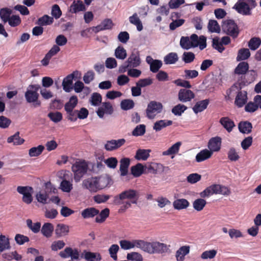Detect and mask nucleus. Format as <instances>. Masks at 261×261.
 <instances>
[{
  "label": "nucleus",
  "mask_w": 261,
  "mask_h": 261,
  "mask_svg": "<svg viewBox=\"0 0 261 261\" xmlns=\"http://www.w3.org/2000/svg\"><path fill=\"white\" fill-rule=\"evenodd\" d=\"M139 197V192L133 189H128L121 192L114 197V202L117 205H122L120 210L125 211L137 204Z\"/></svg>",
  "instance_id": "1"
},
{
  "label": "nucleus",
  "mask_w": 261,
  "mask_h": 261,
  "mask_svg": "<svg viewBox=\"0 0 261 261\" xmlns=\"http://www.w3.org/2000/svg\"><path fill=\"white\" fill-rule=\"evenodd\" d=\"M111 178L107 175L91 177L82 181V187L91 192H96L110 184Z\"/></svg>",
  "instance_id": "2"
},
{
  "label": "nucleus",
  "mask_w": 261,
  "mask_h": 261,
  "mask_svg": "<svg viewBox=\"0 0 261 261\" xmlns=\"http://www.w3.org/2000/svg\"><path fill=\"white\" fill-rule=\"evenodd\" d=\"M257 1L238 0L232 9L242 15H250L251 14V10L257 6Z\"/></svg>",
  "instance_id": "3"
},
{
  "label": "nucleus",
  "mask_w": 261,
  "mask_h": 261,
  "mask_svg": "<svg viewBox=\"0 0 261 261\" xmlns=\"http://www.w3.org/2000/svg\"><path fill=\"white\" fill-rule=\"evenodd\" d=\"M88 162L82 159L77 160L72 165L71 170L73 173V179L75 182L80 181L88 170Z\"/></svg>",
  "instance_id": "4"
},
{
  "label": "nucleus",
  "mask_w": 261,
  "mask_h": 261,
  "mask_svg": "<svg viewBox=\"0 0 261 261\" xmlns=\"http://www.w3.org/2000/svg\"><path fill=\"white\" fill-rule=\"evenodd\" d=\"M141 63L140 54L138 51H133L126 61L119 67V72L124 73L129 68H137Z\"/></svg>",
  "instance_id": "5"
},
{
  "label": "nucleus",
  "mask_w": 261,
  "mask_h": 261,
  "mask_svg": "<svg viewBox=\"0 0 261 261\" xmlns=\"http://www.w3.org/2000/svg\"><path fill=\"white\" fill-rule=\"evenodd\" d=\"M40 88L38 85H30L25 93L26 100L29 103H33L34 107L40 106L41 102L38 101L39 94L38 91Z\"/></svg>",
  "instance_id": "6"
},
{
  "label": "nucleus",
  "mask_w": 261,
  "mask_h": 261,
  "mask_svg": "<svg viewBox=\"0 0 261 261\" xmlns=\"http://www.w3.org/2000/svg\"><path fill=\"white\" fill-rule=\"evenodd\" d=\"M163 108V105L161 102L151 101L148 104L146 110V117L149 119H154L156 115L161 113Z\"/></svg>",
  "instance_id": "7"
},
{
  "label": "nucleus",
  "mask_w": 261,
  "mask_h": 261,
  "mask_svg": "<svg viewBox=\"0 0 261 261\" xmlns=\"http://www.w3.org/2000/svg\"><path fill=\"white\" fill-rule=\"evenodd\" d=\"M223 31L228 35L236 38L239 34V29L237 24L232 20H225L222 25Z\"/></svg>",
  "instance_id": "8"
},
{
  "label": "nucleus",
  "mask_w": 261,
  "mask_h": 261,
  "mask_svg": "<svg viewBox=\"0 0 261 261\" xmlns=\"http://www.w3.org/2000/svg\"><path fill=\"white\" fill-rule=\"evenodd\" d=\"M167 250L166 244L155 241L148 242L146 252L149 254L162 253L166 252Z\"/></svg>",
  "instance_id": "9"
},
{
  "label": "nucleus",
  "mask_w": 261,
  "mask_h": 261,
  "mask_svg": "<svg viewBox=\"0 0 261 261\" xmlns=\"http://www.w3.org/2000/svg\"><path fill=\"white\" fill-rule=\"evenodd\" d=\"M33 188L29 186H18L17 191L23 195L22 201L27 203L30 204L33 201Z\"/></svg>",
  "instance_id": "10"
},
{
  "label": "nucleus",
  "mask_w": 261,
  "mask_h": 261,
  "mask_svg": "<svg viewBox=\"0 0 261 261\" xmlns=\"http://www.w3.org/2000/svg\"><path fill=\"white\" fill-rule=\"evenodd\" d=\"M126 140L123 138L108 140L105 144L104 148L108 151H114L123 146Z\"/></svg>",
  "instance_id": "11"
},
{
  "label": "nucleus",
  "mask_w": 261,
  "mask_h": 261,
  "mask_svg": "<svg viewBox=\"0 0 261 261\" xmlns=\"http://www.w3.org/2000/svg\"><path fill=\"white\" fill-rule=\"evenodd\" d=\"M191 45L192 48L199 46L200 50H203L206 47V38L203 35L199 37L195 34L190 36Z\"/></svg>",
  "instance_id": "12"
},
{
  "label": "nucleus",
  "mask_w": 261,
  "mask_h": 261,
  "mask_svg": "<svg viewBox=\"0 0 261 261\" xmlns=\"http://www.w3.org/2000/svg\"><path fill=\"white\" fill-rule=\"evenodd\" d=\"M60 256L62 258L70 257L72 260H77L79 258L80 254L77 249H73L71 247H66L63 251L59 253Z\"/></svg>",
  "instance_id": "13"
},
{
  "label": "nucleus",
  "mask_w": 261,
  "mask_h": 261,
  "mask_svg": "<svg viewBox=\"0 0 261 261\" xmlns=\"http://www.w3.org/2000/svg\"><path fill=\"white\" fill-rule=\"evenodd\" d=\"M194 97V93L189 89H181L178 93V100L182 102L190 101Z\"/></svg>",
  "instance_id": "14"
},
{
  "label": "nucleus",
  "mask_w": 261,
  "mask_h": 261,
  "mask_svg": "<svg viewBox=\"0 0 261 261\" xmlns=\"http://www.w3.org/2000/svg\"><path fill=\"white\" fill-rule=\"evenodd\" d=\"M113 112V109L112 105L109 102L102 103L101 106L98 108L96 111L98 116L102 118L105 113L111 115Z\"/></svg>",
  "instance_id": "15"
},
{
  "label": "nucleus",
  "mask_w": 261,
  "mask_h": 261,
  "mask_svg": "<svg viewBox=\"0 0 261 261\" xmlns=\"http://www.w3.org/2000/svg\"><path fill=\"white\" fill-rule=\"evenodd\" d=\"M221 145V138L219 137L212 138L208 141L207 147L210 151L213 153L220 150Z\"/></svg>",
  "instance_id": "16"
},
{
  "label": "nucleus",
  "mask_w": 261,
  "mask_h": 261,
  "mask_svg": "<svg viewBox=\"0 0 261 261\" xmlns=\"http://www.w3.org/2000/svg\"><path fill=\"white\" fill-rule=\"evenodd\" d=\"M69 173L64 174L63 179L60 185V189L64 192L69 193L73 189L72 180L69 181L67 180Z\"/></svg>",
  "instance_id": "17"
},
{
  "label": "nucleus",
  "mask_w": 261,
  "mask_h": 261,
  "mask_svg": "<svg viewBox=\"0 0 261 261\" xmlns=\"http://www.w3.org/2000/svg\"><path fill=\"white\" fill-rule=\"evenodd\" d=\"M220 185H213L200 193L202 198L208 197L213 194H219Z\"/></svg>",
  "instance_id": "18"
},
{
  "label": "nucleus",
  "mask_w": 261,
  "mask_h": 261,
  "mask_svg": "<svg viewBox=\"0 0 261 261\" xmlns=\"http://www.w3.org/2000/svg\"><path fill=\"white\" fill-rule=\"evenodd\" d=\"M146 62L150 65V70L153 73L157 72L163 64L161 60H153L151 56H147Z\"/></svg>",
  "instance_id": "19"
},
{
  "label": "nucleus",
  "mask_w": 261,
  "mask_h": 261,
  "mask_svg": "<svg viewBox=\"0 0 261 261\" xmlns=\"http://www.w3.org/2000/svg\"><path fill=\"white\" fill-rule=\"evenodd\" d=\"M250 74L251 77L248 81L245 80V76H244V77L242 76L241 79L239 80L238 82L234 85V86L239 89H241L246 85H247L248 84L253 82L256 76L255 71L254 70H250Z\"/></svg>",
  "instance_id": "20"
},
{
  "label": "nucleus",
  "mask_w": 261,
  "mask_h": 261,
  "mask_svg": "<svg viewBox=\"0 0 261 261\" xmlns=\"http://www.w3.org/2000/svg\"><path fill=\"white\" fill-rule=\"evenodd\" d=\"M113 25V22L110 19H106L100 24L95 27H93L92 31L95 33H97L101 31L111 29Z\"/></svg>",
  "instance_id": "21"
},
{
  "label": "nucleus",
  "mask_w": 261,
  "mask_h": 261,
  "mask_svg": "<svg viewBox=\"0 0 261 261\" xmlns=\"http://www.w3.org/2000/svg\"><path fill=\"white\" fill-rule=\"evenodd\" d=\"M69 232V226L62 223L57 224L55 230V232L57 238L66 236L68 235Z\"/></svg>",
  "instance_id": "22"
},
{
  "label": "nucleus",
  "mask_w": 261,
  "mask_h": 261,
  "mask_svg": "<svg viewBox=\"0 0 261 261\" xmlns=\"http://www.w3.org/2000/svg\"><path fill=\"white\" fill-rule=\"evenodd\" d=\"M163 166L162 164L156 163L147 164L145 166V170L147 173L155 174L162 170Z\"/></svg>",
  "instance_id": "23"
},
{
  "label": "nucleus",
  "mask_w": 261,
  "mask_h": 261,
  "mask_svg": "<svg viewBox=\"0 0 261 261\" xmlns=\"http://www.w3.org/2000/svg\"><path fill=\"white\" fill-rule=\"evenodd\" d=\"M130 165V160L127 158H124L120 161V175L124 176L127 175L128 173V168Z\"/></svg>",
  "instance_id": "24"
},
{
  "label": "nucleus",
  "mask_w": 261,
  "mask_h": 261,
  "mask_svg": "<svg viewBox=\"0 0 261 261\" xmlns=\"http://www.w3.org/2000/svg\"><path fill=\"white\" fill-rule=\"evenodd\" d=\"M247 100V92L243 91L239 92L235 99V104L239 108L242 107Z\"/></svg>",
  "instance_id": "25"
},
{
  "label": "nucleus",
  "mask_w": 261,
  "mask_h": 261,
  "mask_svg": "<svg viewBox=\"0 0 261 261\" xmlns=\"http://www.w3.org/2000/svg\"><path fill=\"white\" fill-rule=\"evenodd\" d=\"M190 252V246H183L180 247L176 252V258L177 261H183L185 257Z\"/></svg>",
  "instance_id": "26"
},
{
  "label": "nucleus",
  "mask_w": 261,
  "mask_h": 261,
  "mask_svg": "<svg viewBox=\"0 0 261 261\" xmlns=\"http://www.w3.org/2000/svg\"><path fill=\"white\" fill-rule=\"evenodd\" d=\"M213 153L208 149H205L201 150L196 156V161L200 163L210 158Z\"/></svg>",
  "instance_id": "27"
},
{
  "label": "nucleus",
  "mask_w": 261,
  "mask_h": 261,
  "mask_svg": "<svg viewBox=\"0 0 261 261\" xmlns=\"http://www.w3.org/2000/svg\"><path fill=\"white\" fill-rule=\"evenodd\" d=\"M209 103L208 99H204L197 102L193 107V110L195 114H197L206 109Z\"/></svg>",
  "instance_id": "28"
},
{
  "label": "nucleus",
  "mask_w": 261,
  "mask_h": 261,
  "mask_svg": "<svg viewBox=\"0 0 261 261\" xmlns=\"http://www.w3.org/2000/svg\"><path fill=\"white\" fill-rule=\"evenodd\" d=\"M99 214V211L94 207H89L84 210L81 215L84 219L93 218Z\"/></svg>",
  "instance_id": "29"
},
{
  "label": "nucleus",
  "mask_w": 261,
  "mask_h": 261,
  "mask_svg": "<svg viewBox=\"0 0 261 261\" xmlns=\"http://www.w3.org/2000/svg\"><path fill=\"white\" fill-rule=\"evenodd\" d=\"M172 124L171 120H160L156 121L153 126V129L156 132L160 131L163 128L170 126Z\"/></svg>",
  "instance_id": "30"
},
{
  "label": "nucleus",
  "mask_w": 261,
  "mask_h": 261,
  "mask_svg": "<svg viewBox=\"0 0 261 261\" xmlns=\"http://www.w3.org/2000/svg\"><path fill=\"white\" fill-rule=\"evenodd\" d=\"M73 79L69 75H67L63 80V89L66 92H70L73 89Z\"/></svg>",
  "instance_id": "31"
},
{
  "label": "nucleus",
  "mask_w": 261,
  "mask_h": 261,
  "mask_svg": "<svg viewBox=\"0 0 261 261\" xmlns=\"http://www.w3.org/2000/svg\"><path fill=\"white\" fill-rule=\"evenodd\" d=\"M150 152V149H139L137 150L135 158L139 161H146L149 158Z\"/></svg>",
  "instance_id": "32"
},
{
  "label": "nucleus",
  "mask_w": 261,
  "mask_h": 261,
  "mask_svg": "<svg viewBox=\"0 0 261 261\" xmlns=\"http://www.w3.org/2000/svg\"><path fill=\"white\" fill-rule=\"evenodd\" d=\"M85 10V6L81 1H74L70 7V12L76 13Z\"/></svg>",
  "instance_id": "33"
},
{
  "label": "nucleus",
  "mask_w": 261,
  "mask_h": 261,
  "mask_svg": "<svg viewBox=\"0 0 261 261\" xmlns=\"http://www.w3.org/2000/svg\"><path fill=\"white\" fill-rule=\"evenodd\" d=\"M220 123L228 132H230L235 126L233 121L227 117L221 118Z\"/></svg>",
  "instance_id": "34"
},
{
  "label": "nucleus",
  "mask_w": 261,
  "mask_h": 261,
  "mask_svg": "<svg viewBox=\"0 0 261 261\" xmlns=\"http://www.w3.org/2000/svg\"><path fill=\"white\" fill-rule=\"evenodd\" d=\"M54 229V227L51 223H45L43 225L41 231L44 236L49 238L51 236Z\"/></svg>",
  "instance_id": "35"
},
{
  "label": "nucleus",
  "mask_w": 261,
  "mask_h": 261,
  "mask_svg": "<svg viewBox=\"0 0 261 261\" xmlns=\"http://www.w3.org/2000/svg\"><path fill=\"white\" fill-rule=\"evenodd\" d=\"M173 205L175 209L180 210L187 208L189 202L185 199H178L173 202Z\"/></svg>",
  "instance_id": "36"
},
{
  "label": "nucleus",
  "mask_w": 261,
  "mask_h": 261,
  "mask_svg": "<svg viewBox=\"0 0 261 261\" xmlns=\"http://www.w3.org/2000/svg\"><path fill=\"white\" fill-rule=\"evenodd\" d=\"M36 199L39 203L42 204H48L50 202L48 195L45 192L40 191L36 194Z\"/></svg>",
  "instance_id": "37"
},
{
  "label": "nucleus",
  "mask_w": 261,
  "mask_h": 261,
  "mask_svg": "<svg viewBox=\"0 0 261 261\" xmlns=\"http://www.w3.org/2000/svg\"><path fill=\"white\" fill-rule=\"evenodd\" d=\"M7 142L9 143H12L14 145H19L23 143L24 140L19 137V133L17 132L14 135L8 137Z\"/></svg>",
  "instance_id": "38"
},
{
  "label": "nucleus",
  "mask_w": 261,
  "mask_h": 261,
  "mask_svg": "<svg viewBox=\"0 0 261 261\" xmlns=\"http://www.w3.org/2000/svg\"><path fill=\"white\" fill-rule=\"evenodd\" d=\"M178 60L177 54L176 53H170L164 58V62L165 64H174Z\"/></svg>",
  "instance_id": "39"
},
{
  "label": "nucleus",
  "mask_w": 261,
  "mask_h": 261,
  "mask_svg": "<svg viewBox=\"0 0 261 261\" xmlns=\"http://www.w3.org/2000/svg\"><path fill=\"white\" fill-rule=\"evenodd\" d=\"M239 129L243 134H249L251 132L252 124L248 121L241 122L239 124Z\"/></svg>",
  "instance_id": "40"
},
{
  "label": "nucleus",
  "mask_w": 261,
  "mask_h": 261,
  "mask_svg": "<svg viewBox=\"0 0 261 261\" xmlns=\"http://www.w3.org/2000/svg\"><path fill=\"white\" fill-rule=\"evenodd\" d=\"M129 22L137 27L138 31H141L143 29V25L139 18L138 14L135 13L132 16L129 17Z\"/></svg>",
  "instance_id": "41"
},
{
  "label": "nucleus",
  "mask_w": 261,
  "mask_h": 261,
  "mask_svg": "<svg viewBox=\"0 0 261 261\" xmlns=\"http://www.w3.org/2000/svg\"><path fill=\"white\" fill-rule=\"evenodd\" d=\"M181 143L180 142H176L169 148L168 150L163 152L162 154L163 155H170L177 153L179 150V147L181 146Z\"/></svg>",
  "instance_id": "42"
},
{
  "label": "nucleus",
  "mask_w": 261,
  "mask_h": 261,
  "mask_svg": "<svg viewBox=\"0 0 261 261\" xmlns=\"http://www.w3.org/2000/svg\"><path fill=\"white\" fill-rule=\"evenodd\" d=\"M249 69V65L247 62H240L235 69L234 72L237 74H245Z\"/></svg>",
  "instance_id": "43"
},
{
  "label": "nucleus",
  "mask_w": 261,
  "mask_h": 261,
  "mask_svg": "<svg viewBox=\"0 0 261 261\" xmlns=\"http://www.w3.org/2000/svg\"><path fill=\"white\" fill-rule=\"evenodd\" d=\"M250 56V52L248 48H241L238 51L237 60L238 61L245 60Z\"/></svg>",
  "instance_id": "44"
},
{
  "label": "nucleus",
  "mask_w": 261,
  "mask_h": 261,
  "mask_svg": "<svg viewBox=\"0 0 261 261\" xmlns=\"http://www.w3.org/2000/svg\"><path fill=\"white\" fill-rule=\"evenodd\" d=\"M217 253L215 249L208 250L203 251L200 255V258L203 260L214 259Z\"/></svg>",
  "instance_id": "45"
},
{
  "label": "nucleus",
  "mask_w": 261,
  "mask_h": 261,
  "mask_svg": "<svg viewBox=\"0 0 261 261\" xmlns=\"http://www.w3.org/2000/svg\"><path fill=\"white\" fill-rule=\"evenodd\" d=\"M207 29L208 31L211 33H219L221 31L220 27L217 21L212 19L209 20Z\"/></svg>",
  "instance_id": "46"
},
{
  "label": "nucleus",
  "mask_w": 261,
  "mask_h": 261,
  "mask_svg": "<svg viewBox=\"0 0 261 261\" xmlns=\"http://www.w3.org/2000/svg\"><path fill=\"white\" fill-rule=\"evenodd\" d=\"M144 169L145 166L141 163H138L131 167V172L135 177H139L143 173Z\"/></svg>",
  "instance_id": "47"
},
{
  "label": "nucleus",
  "mask_w": 261,
  "mask_h": 261,
  "mask_svg": "<svg viewBox=\"0 0 261 261\" xmlns=\"http://www.w3.org/2000/svg\"><path fill=\"white\" fill-rule=\"evenodd\" d=\"M84 258L87 261H99L101 258L99 253L91 252H85Z\"/></svg>",
  "instance_id": "48"
},
{
  "label": "nucleus",
  "mask_w": 261,
  "mask_h": 261,
  "mask_svg": "<svg viewBox=\"0 0 261 261\" xmlns=\"http://www.w3.org/2000/svg\"><path fill=\"white\" fill-rule=\"evenodd\" d=\"M9 240L5 236L0 235V252L10 248Z\"/></svg>",
  "instance_id": "49"
},
{
  "label": "nucleus",
  "mask_w": 261,
  "mask_h": 261,
  "mask_svg": "<svg viewBox=\"0 0 261 261\" xmlns=\"http://www.w3.org/2000/svg\"><path fill=\"white\" fill-rule=\"evenodd\" d=\"M78 102V99L76 96H72L68 102L65 105V111L73 110Z\"/></svg>",
  "instance_id": "50"
},
{
  "label": "nucleus",
  "mask_w": 261,
  "mask_h": 261,
  "mask_svg": "<svg viewBox=\"0 0 261 261\" xmlns=\"http://www.w3.org/2000/svg\"><path fill=\"white\" fill-rule=\"evenodd\" d=\"M187 109V107L179 103L173 107L171 112L175 116H180Z\"/></svg>",
  "instance_id": "51"
},
{
  "label": "nucleus",
  "mask_w": 261,
  "mask_h": 261,
  "mask_svg": "<svg viewBox=\"0 0 261 261\" xmlns=\"http://www.w3.org/2000/svg\"><path fill=\"white\" fill-rule=\"evenodd\" d=\"M53 21L54 19L53 17L47 15H44L38 19L37 23L41 26L48 25L51 24Z\"/></svg>",
  "instance_id": "52"
},
{
  "label": "nucleus",
  "mask_w": 261,
  "mask_h": 261,
  "mask_svg": "<svg viewBox=\"0 0 261 261\" xmlns=\"http://www.w3.org/2000/svg\"><path fill=\"white\" fill-rule=\"evenodd\" d=\"M115 56L118 59L124 60L127 57L126 50L123 46H119L115 49Z\"/></svg>",
  "instance_id": "53"
},
{
  "label": "nucleus",
  "mask_w": 261,
  "mask_h": 261,
  "mask_svg": "<svg viewBox=\"0 0 261 261\" xmlns=\"http://www.w3.org/2000/svg\"><path fill=\"white\" fill-rule=\"evenodd\" d=\"M179 44L184 49L188 50L192 48L190 37L182 36L180 40Z\"/></svg>",
  "instance_id": "54"
},
{
  "label": "nucleus",
  "mask_w": 261,
  "mask_h": 261,
  "mask_svg": "<svg viewBox=\"0 0 261 261\" xmlns=\"http://www.w3.org/2000/svg\"><path fill=\"white\" fill-rule=\"evenodd\" d=\"M44 149V146L40 145L37 147H34L30 149L29 150V154L30 157L38 156L41 154Z\"/></svg>",
  "instance_id": "55"
},
{
  "label": "nucleus",
  "mask_w": 261,
  "mask_h": 261,
  "mask_svg": "<svg viewBox=\"0 0 261 261\" xmlns=\"http://www.w3.org/2000/svg\"><path fill=\"white\" fill-rule=\"evenodd\" d=\"M148 242L142 240H133V248L137 247L146 252Z\"/></svg>",
  "instance_id": "56"
},
{
  "label": "nucleus",
  "mask_w": 261,
  "mask_h": 261,
  "mask_svg": "<svg viewBox=\"0 0 261 261\" xmlns=\"http://www.w3.org/2000/svg\"><path fill=\"white\" fill-rule=\"evenodd\" d=\"M206 204V201L202 198H198L194 201L193 203V208L197 211H201Z\"/></svg>",
  "instance_id": "57"
},
{
  "label": "nucleus",
  "mask_w": 261,
  "mask_h": 261,
  "mask_svg": "<svg viewBox=\"0 0 261 261\" xmlns=\"http://www.w3.org/2000/svg\"><path fill=\"white\" fill-rule=\"evenodd\" d=\"M102 97L101 95L98 93H93L90 99L89 102L91 105L97 106L101 102Z\"/></svg>",
  "instance_id": "58"
},
{
  "label": "nucleus",
  "mask_w": 261,
  "mask_h": 261,
  "mask_svg": "<svg viewBox=\"0 0 261 261\" xmlns=\"http://www.w3.org/2000/svg\"><path fill=\"white\" fill-rule=\"evenodd\" d=\"M110 213L109 209L106 208L99 213V215H96L95 221L97 223H101L103 222L109 216Z\"/></svg>",
  "instance_id": "59"
},
{
  "label": "nucleus",
  "mask_w": 261,
  "mask_h": 261,
  "mask_svg": "<svg viewBox=\"0 0 261 261\" xmlns=\"http://www.w3.org/2000/svg\"><path fill=\"white\" fill-rule=\"evenodd\" d=\"M12 11L8 8H2L0 10V17L2 21L6 23L10 17Z\"/></svg>",
  "instance_id": "60"
},
{
  "label": "nucleus",
  "mask_w": 261,
  "mask_h": 261,
  "mask_svg": "<svg viewBox=\"0 0 261 261\" xmlns=\"http://www.w3.org/2000/svg\"><path fill=\"white\" fill-rule=\"evenodd\" d=\"M261 44V40L259 38L254 37L250 40L248 46L250 49L255 50L257 49Z\"/></svg>",
  "instance_id": "61"
},
{
  "label": "nucleus",
  "mask_w": 261,
  "mask_h": 261,
  "mask_svg": "<svg viewBox=\"0 0 261 261\" xmlns=\"http://www.w3.org/2000/svg\"><path fill=\"white\" fill-rule=\"evenodd\" d=\"M146 132V126L144 124L137 125L132 132L134 136H143Z\"/></svg>",
  "instance_id": "62"
},
{
  "label": "nucleus",
  "mask_w": 261,
  "mask_h": 261,
  "mask_svg": "<svg viewBox=\"0 0 261 261\" xmlns=\"http://www.w3.org/2000/svg\"><path fill=\"white\" fill-rule=\"evenodd\" d=\"M120 106L122 110H128L133 108L134 102L132 99H124L121 102Z\"/></svg>",
  "instance_id": "63"
},
{
  "label": "nucleus",
  "mask_w": 261,
  "mask_h": 261,
  "mask_svg": "<svg viewBox=\"0 0 261 261\" xmlns=\"http://www.w3.org/2000/svg\"><path fill=\"white\" fill-rule=\"evenodd\" d=\"M195 56L192 52H184L182 56V60L186 63H190L195 59Z\"/></svg>",
  "instance_id": "64"
}]
</instances>
